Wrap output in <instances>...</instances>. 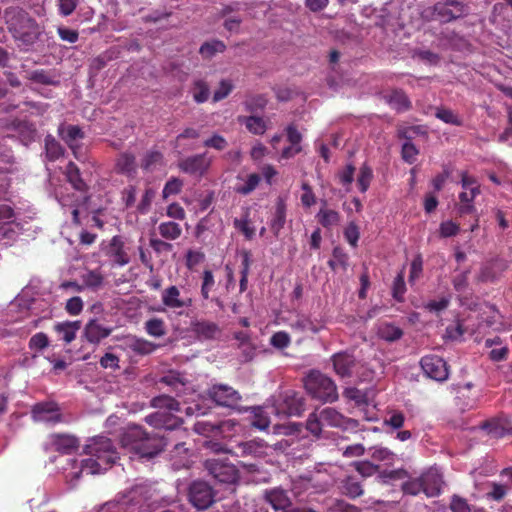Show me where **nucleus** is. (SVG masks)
I'll return each mask as SVG.
<instances>
[{
	"label": "nucleus",
	"instance_id": "1",
	"mask_svg": "<svg viewBox=\"0 0 512 512\" xmlns=\"http://www.w3.org/2000/svg\"><path fill=\"white\" fill-rule=\"evenodd\" d=\"M145 420L159 432L148 433L140 426H131L121 437L122 446L134 452L140 459L154 458L177 438V434H184L177 429L181 424L180 418L168 412L152 413Z\"/></svg>",
	"mask_w": 512,
	"mask_h": 512
},
{
	"label": "nucleus",
	"instance_id": "2",
	"mask_svg": "<svg viewBox=\"0 0 512 512\" xmlns=\"http://www.w3.org/2000/svg\"><path fill=\"white\" fill-rule=\"evenodd\" d=\"M8 32L21 46L34 45L42 35V28L35 18L19 6H9L3 12Z\"/></svg>",
	"mask_w": 512,
	"mask_h": 512
},
{
	"label": "nucleus",
	"instance_id": "3",
	"mask_svg": "<svg viewBox=\"0 0 512 512\" xmlns=\"http://www.w3.org/2000/svg\"><path fill=\"white\" fill-rule=\"evenodd\" d=\"M89 458L81 462V472L100 474L108 470L118 459L119 453L112 440L105 436H95L85 446Z\"/></svg>",
	"mask_w": 512,
	"mask_h": 512
},
{
	"label": "nucleus",
	"instance_id": "4",
	"mask_svg": "<svg viewBox=\"0 0 512 512\" xmlns=\"http://www.w3.org/2000/svg\"><path fill=\"white\" fill-rule=\"evenodd\" d=\"M358 426V420L345 417L331 407L315 410L309 415L306 421V429L315 437H320L326 427L354 430L357 429Z\"/></svg>",
	"mask_w": 512,
	"mask_h": 512
},
{
	"label": "nucleus",
	"instance_id": "5",
	"mask_svg": "<svg viewBox=\"0 0 512 512\" xmlns=\"http://www.w3.org/2000/svg\"><path fill=\"white\" fill-rule=\"evenodd\" d=\"M306 392L322 403H333L338 399L334 381L317 370H311L304 378Z\"/></svg>",
	"mask_w": 512,
	"mask_h": 512
},
{
	"label": "nucleus",
	"instance_id": "6",
	"mask_svg": "<svg viewBox=\"0 0 512 512\" xmlns=\"http://www.w3.org/2000/svg\"><path fill=\"white\" fill-rule=\"evenodd\" d=\"M432 17L442 24L451 23L470 14V6L460 0H439L431 7Z\"/></svg>",
	"mask_w": 512,
	"mask_h": 512
},
{
	"label": "nucleus",
	"instance_id": "7",
	"mask_svg": "<svg viewBox=\"0 0 512 512\" xmlns=\"http://www.w3.org/2000/svg\"><path fill=\"white\" fill-rule=\"evenodd\" d=\"M209 398L219 406L237 409L242 397L233 387L226 384H214L208 390Z\"/></svg>",
	"mask_w": 512,
	"mask_h": 512
},
{
	"label": "nucleus",
	"instance_id": "8",
	"mask_svg": "<svg viewBox=\"0 0 512 512\" xmlns=\"http://www.w3.org/2000/svg\"><path fill=\"white\" fill-rule=\"evenodd\" d=\"M205 468L209 474L218 482L225 484L235 483L238 479V470L233 464L227 463L221 459H207Z\"/></svg>",
	"mask_w": 512,
	"mask_h": 512
},
{
	"label": "nucleus",
	"instance_id": "9",
	"mask_svg": "<svg viewBox=\"0 0 512 512\" xmlns=\"http://www.w3.org/2000/svg\"><path fill=\"white\" fill-rule=\"evenodd\" d=\"M189 501L199 510L207 509L212 505L215 498L213 488L204 481H195L189 488Z\"/></svg>",
	"mask_w": 512,
	"mask_h": 512
},
{
	"label": "nucleus",
	"instance_id": "10",
	"mask_svg": "<svg viewBox=\"0 0 512 512\" xmlns=\"http://www.w3.org/2000/svg\"><path fill=\"white\" fill-rule=\"evenodd\" d=\"M420 365L427 377L438 382L447 380L449 371L447 363L437 355H426L421 358Z\"/></svg>",
	"mask_w": 512,
	"mask_h": 512
},
{
	"label": "nucleus",
	"instance_id": "11",
	"mask_svg": "<svg viewBox=\"0 0 512 512\" xmlns=\"http://www.w3.org/2000/svg\"><path fill=\"white\" fill-rule=\"evenodd\" d=\"M212 163L207 152L188 156L178 162V168L189 175L203 176Z\"/></svg>",
	"mask_w": 512,
	"mask_h": 512
},
{
	"label": "nucleus",
	"instance_id": "12",
	"mask_svg": "<svg viewBox=\"0 0 512 512\" xmlns=\"http://www.w3.org/2000/svg\"><path fill=\"white\" fill-rule=\"evenodd\" d=\"M31 414L34 421L37 422L55 424L62 420L59 407L54 402H42L35 404L32 408Z\"/></svg>",
	"mask_w": 512,
	"mask_h": 512
},
{
	"label": "nucleus",
	"instance_id": "13",
	"mask_svg": "<svg viewBox=\"0 0 512 512\" xmlns=\"http://www.w3.org/2000/svg\"><path fill=\"white\" fill-rule=\"evenodd\" d=\"M276 411L279 415L300 416L305 411V399L297 392H288Z\"/></svg>",
	"mask_w": 512,
	"mask_h": 512
},
{
	"label": "nucleus",
	"instance_id": "14",
	"mask_svg": "<svg viewBox=\"0 0 512 512\" xmlns=\"http://www.w3.org/2000/svg\"><path fill=\"white\" fill-rule=\"evenodd\" d=\"M161 301L164 306L173 310L189 308L193 302L192 298L183 297L179 288L175 285H171L163 290Z\"/></svg>",
	"mask_w": 512,
	"mask_h": 512
},
{
	"label": "nucleus",
	"instance_id": "15",
	"mask_svg": "<svg viewBox=\"0 0 512 512\" xmlns=\"http://www.w3.org/2000/svg\"><path fill=\"white\" fill-rule=\"evenodd\" d=\"M112 331L113 328L102 325L97 319H91L84 326L82 337L87 342L98 345L103 339L107 338Z\"/></svg>",
	"mask_w": 512,
	"mask_h": 512
},
{
	"label": "nucleus",
	"instance_id": "16",
	"mask_svg": "<svg viewBox=\"0 0 512 512\" xmlns=\"http://www.w3.org/2000/svg\"><path fill=\"white\" fill-rule=\"evenodd\" d=\"M472 383L460 387L457 392V405L463 410H472L479 406L481 394L479 391L472 392Z\"/></svg>",
	"mask_w": 512,
	"mask_h": 512
},
{
	"label": "nucleus",
	"instance_id": "17",
	"mask_svg": "<svg viewBox=\"0 0 512 512\" xmlns=\"http://www.w3.org/2000/svg\"><path fill=\"white\" fill-rule=\"evenodd\" d=\"M130 501L133 505H139V512H147L151 505L156 502L153 500L151 487L147 485H138L130 492Z\"/></svg>",
	"mask_w": 512,
	"mask_h": 512
},
{
	"label": "nucleus",
	"instance_id": "18",
	"mask_svg": "<svg viewBox=\"0 0 512 512\" xmlns=\"http://www.w3.org/2000/svg\"><path fill=\"white\" fill-rule=\"evenodd\" d=\"M424 494L427 497L438 496L441 492L443 480L441 474L435 468H430L421 475Z\"/></svg>",
	"mask_w": 512,
	"mask_h": 512
},
{
	"label": "nucleus",
	"instance_id": "19",
	"mask_svg": "<svg viewBox=\"0 0 512 512\" xmlns=\"http://www.w3.org/2000/svg\"><path fill=\"white\" fill-rule=\"evenodd\" d=\"M263 441L250 440L246 442H239L232 449H226V452L233 454L236 457L253 456L258 457L264 453Z\"/></svg>",
	"mask_w": 512,
	"mask_h": 512
},
{
	"label": "nucleus",
	"instance_id": "20",
	"mask_svg": "<svg viewBox=\"0 0 512 512\" xmlns=\"http://www.w3.org/2000/svg\"><path fill=\"white\" fill-rule=\"evenodd\" d=\"M264 498L276 511L281 510L285 512L292 506L287 491L279 487L266 490L264 492Z\"/></svg>",
	"mask_w": 512,
	"mask_h": 512
},
{
	"label": "nucleus",
	"instance_id": "21",
	"mask_svg": "<svg viewBox=\"0 0 512 512\" xmlns=\"http://www.w3.org/2000/svg\"><path fill=\"white\" fill-rule=\"evenodd\" d=\"M107 256L119 266H125L129 263L130 259L124 249V242L120 236L112 237L107 249Z\"/></svg>",
	"mask_w": 512,
	"mask_h": 512
},
{
	"label": "nucleus",
	"instance_id": "22",
	"mask_svg": "<svg viewBox=\"0 0 512 512\" xmlns=\"http://www.w3.org/2000/svg\"><path fill=\"white\" fill-rule=\"evenodd\" d=\"M334 371L340 377H349L352 375V369L355 366L354 357L346 352L336 353L332 356Z\"/></svg>",
	"mask_w": 512,
	"mask_h": 512
},
{
	"label": "nucleus",
	"instance_id": "23",
	"mask_svg": "<svg viewBox=\"0 0 512 512\" xmlns=\"http://www.w3.org/2000/svg\"><path fill=\"white\" fill-rule=\"evenodd\" d=\"M339 489L343 495L351 499L358 498L364 493L362 479L354 475L344 477L340 481Z\"/></svg>",
	"mask_w": 512,
	"mask_h": 512
},
{
	"label": "nucleus",
	"instance_id": "24",
	"mask_svg": "<svg viewBox=\"0 0 512 512\" xmlns=\"http://www.w3.org/2000/svg\"><path fill=\"white\" fill-rule=\"evenodd\" d=\"M59 136L73 151L75 157L79 159L76 151V149L78 148L76 142L77 140L84 138V132L82 131V129L77 125H68L66 127L59 129Z\"/></svg>",
	"mask_w": 512,
	"mask_h": 512
},
{
	"label": "nucleus",
	"instance_id": "25",
	"mask_svg": "<svg viewBox=\"0 0 512 512\" xmlns=\"http://www.w3.org/2000/svg\"><path fill=\"white\" fill-rule=\"evenodd\" d=\"M136 158L131 152H122L115 162V170L118 174L133 177L136 173Z\"/></svg>",
	"mask_w": 512,
	"mask_h": 512
},
{
	"label": "nucleus",
	"instance_id": "26",
	"mask_svg": "<svg viewBox=\"0 0 512 512\" xmlns=\"http://www.w3.org/2000/svg\"><path fill=\"white\" fill-rule=\"evenodd\" d=\"M80 327V321H65L56 323L53 329L61 340L69 344L76 338V334Z\"/></svg>",
	"mask_w": 512,
	"mask_h": 512
},
{
	"label": "nucleus",
	"instance_id": "27",
	"mask_svg": "<svg viewBox=\"0 0 512 512\" xmlns=\"http://www.w3.org/2000/svg\"><path fill=\"white\" fill-rule=\"evenodd\" d=\"M193 331L200 339L212 340L221 334V329L215 322L202 320L193 325Z\"/></svg>",
	"mask_w": 512,
	"mask_h": 512
},
{
	"label": "nucleus",
	"instance_id": "28",
	"mask_svg": "<svg viewBox=\"0 0 512 512\" xmlns=\"http://www.w3.org/2000/svg\"><path fill=\"white\" fill-rule=\"evenodd\" d=\"M126 347L139 355H148L154 352L157 345L143 338L128 336L125 338Z\"/></svg>",
	"mask_w": 512,
	"mask_h": 512
},
{
	"label": "nucleus",
	"instance_id": "29",
	"mask_svg": "<svg viewBox=\"0 0 512 512\" xmlns=\"http://www.w3.org/2000/svg\"><path fill=\"white\" fill-rule=\"evenodd\" d=\"M52 443L54 450L62 454H71L79 446L78 439L70 435H55Z\"/></svg>",
	"mask_w": 512,
	"mask_h": 512
},
{
	"label": "nucleus",
	"instance_id": "30",
	"mask_svg": "<svg viewBox=\"0 0 512 512\" xmlns=\"http://www.w3.org/2000/svg\"><path fill=\"white\" fill-rule=\"evenodd\" d=\"M389 105L397 112H405L411 109L412 103L406 93L401 89H394L387 98Z\"/></svg>",
	"mask_w": 512,
	"mask_h": 512
},
{
	"label": "nucleus",
	"instance_id": "31",
	"mask_svg": "<svg viewBox=\"0 0 512 512\" xmlns=\"http://www.w3.org/2000/svg\"><path fill=\"white\" fill-rule=\"evenodd\" d=\"M403 330L388 322H382L377 327V335L380 339L387 342H395L402 338Z\"/></svg>",
	"mask_w": 512,
	"mask_h": 512
},
{
	"label": "nucleus",
	"instance_id": "32",
	"mask_svg": "<svg viewBox=\"0 0 512 512\" xmlns=\"http://www.w3.org/2000/svg\"><path fill=\"white\" fill-rule=\"evenodd\" d=\"M504 269L505 265L501 261H490L481 267L478 274V281L485 283L493 282L498 278L497 271H503Z\"/></svg>",
	"mask_w": 512,
	"mask_h": 512
},
{
	"label": "nucleus",
	"instance_id": "33",
	"mask_svg": "<svg viewBox=\"0 0 512 512\" xmlns=\"http://www.w3.org/2000/svg\"><path fill=\"white\" fill-rule=\"evenodd\" d=\"M478 428L493 439L502 438L506 433L504 425L498 418L485 420L478 426Z\"/></svg>",
	"mask_w": 512,
	"mask_h": 512
},
{
	"label": "nucleus",
	"instance_id": "34",
	"mask_svg": "<svg viewBox=\"0 0 512 512\" xmlns=\"http://www.w3.org/2000/svg\"><path fill=\"white\" fill-rule=\"evenodd\" d=\"M65 174L67 181L73 186L75 190L84 192L88 189L87 184L81 177L79 167L74 162L70 161L67 164Z\"/></svg>",
	"mask_w": 512,
	"mask_h": 512
},
{
	"label": "nucleus",
	"instance_id": "35",
	"mask_svg": "<svg viewBox=\"0 0 512 512\" xmlns=\"http://www.w3.org/2000/svg\"><path fill=\"white\" fill-rule=\"evenodd\" d=\"M286 222V203L285 200L279 197L276 201V208L273 219L271 220V230L278 236L281 229Z\"/></svg>",
	"mask_w": 512,
	"mask_h": 512
},
{
	"label": "nucleus",
	"instance_id": "36",
	"mask_svg": "<svg viewBox=\"0 0 512 512\" xmlns=\"http://www.w3.org/2000/svg\"><path fill=\"white\" fill-rule=\"evenodd\" d=\"M164 163V156L158 150L148 151L141 160V168L146 172H152Z\"/></svg>",
	"mask_w": 512,
	"mask_h": 512
},
{
	"label": "nucleus",
	"instance_id": "37",
	"mask_svg": "<svg viewBox=\"0 0 512 512\" xmlns=\"http://www.w3.org/2000/svg\"><path fill=\"white\" fill-rule=\"evenodd\" d=\"M238 121L244 124L246 129L255 135H262L265 133L267 126L263 118L258 116H240Z\"/></svg>",
	"mask_w": 512,
	"mask_h": 512
},
{
	"label": "nucleus",
	"instance_id": "38",
	"mask_svg": "<svg viewBox=\"0 0 512 512\" xmlns=\"http://www.w3.org/2000/svg\"><path fill=\"white\" fill-rule=\"evenodd\" d=\"M151 406L157 409H166L168 411L179 412L180 403L173 397L163 394L151 399Z\"/></svg>",
	"mask_w": 512,
	"mask_h": 512
},
{
	"label": "nucleus",
	"instance_id": "39",
	"mask_svg": "<svg viewBox=\"0 0 512 512\" xmlns=\"http://www.w3.org/2000/svg\"><path fill=\"white\" fill-rule=\"evenodd\" d=\"M226 50V45L221 40H211L204 42L199 49V53L203 58L210 59L217 53H223Z\"/></svg>",
	"mask_w": 512,
	"mask_h": 512
},
{
	"label": "nucleus",
	"instance_id": "40",
	"mask_svg": "<svg viewBox=\"0 0 512 512\" xmlns=\"http://www.w3.org/2000/svg\"><path fill=\"white\" fill-rule=\"evenodd\" d=\"M452 512H487L484 508L470 505L467 500L459 495H453L449 504Z\"/></svg>",
	"mask_w": 512,
	"mask_h": 512
},
{
	"label": "nucleus",
	"instance_id": "41",
	"mask_svg": "<svg viewBox=\"0 0 512 512\" xmlns=\"http://www.w3.org/2000/svg\"><path fill=\"white\" fill-rule=\"evenodd\" d=\"M159 234L167 240H176L182 234L181 226L173 221L162 222L158 226Z\"/></svg>",
	"mask_w": 512,
	"mask_h": 512
},
{
	"label": "nucleus",
	"instance_id": "42",
	"mask_svg": "<svg viewBox=\"0 0 512 512\" xmlns=\"http://www.w3.org/2000/svg\"><path fill=\"white\" fill-rule=\"evenodd\" d=\"M145 331L148 335L160 338L166 335V325L163 319L161 318H151L145 322Z\"/></svg>",
	"mask_w": 512,
	"mask_h": 512
},
{
	"label": "nucleus",
	"instance_id": "43",
	"mask_svg": "<svg viewBox=\"0 0 512 512\" xmlns=\"http://www.w3.org/2000/svg\"><path fill=\"white\" fill-rule=\"evenodd\" d=\"M318 222L324 228L336 226L340 222V214L336 210L321 208L317 214Z\"/></svg>",
	"mask_w": 512,
	"mask_h": 512
},
{
	"label": "nucleus",
	"instance_id": "44",
	"mask_svg": "<svg viewBox=\"0 0 512 512\" xmlns=\"http://www.w3.org/2000/svg\"><path fill=\"white\" fill-rule=\"evenodd\" d=\"M349 256L341 247H335L332 251V259L328 261L329 267L335 271L337 268L346 270L348 267Z\"/></svg>",
	"mask_w": 512,
	"mask_h": 512
},
{
	"label": "nucleus",
	"instance_id": "45",
	"mask_svg": "<svg viewBox=\"0 0 512 512\" xmlns=\"http://www.w3.org/2000/svg\"><path fill=\"white\" fill-rule=\"evenodd\" d=\"M260 181L261 176L259 174L251 173L246 177L244 184L236 185L234 190L236 193L240 195H249L257 188Z\"/></svg>",
	"mask_w": 512,
	"mask_h": 512
},
{
	"label": "nucleus",
	"instance_id": "46",
	"mask_svg": "<svg viewBox=\"0 0 512 512\" xmlns=\"http://www.w3.org/2000/svg\"><path fill=\"white\" fill-rule=\"evenodd\" d=\"M83 284L92 290L99 289L104 282V277L99 270H90L82 276Z\"/></svg>",
	"mask_w": 512,
	"mask_h": 512
},
{
	"label": "nucleus",
	"instance_id": "47",
	"mask_svg": "<svg viewBox=\"0 0 512 512\" xmlns=\"http://www.w3.org/2000/svg\"><path fill=\"white\" fill-rule=\"evenodd\" d=\"M373 178V171L370 166H368L366 163H364L359 170V175L357 178V185L359 187V190L362 193H365L372 181Z\"/></svg>",
	"mask_w": 512,
	"mask_h": 512
},
{
	"label": "nucleus",
	"instance_id": "48",
	"mask_svg": "<svg viewBox=\"0 0 512 512\" xmlns=\"http://www.w3.org/2000/svg\"><path fill=\"white\" fill-rule=\"evenodd\" d=\"M435 117L439 120L443 121L446 124H451L455 126H462L463 120L454 113L451 109L447 108H437Z\"/></svg>",
	"mask_w": 512,
	"mask_h": 512
},
{
	"label": "nucleus",
	"instance_id": "49",
	"mask_svg": "<svg viewBox=\"0 0 512 512\" xmlns=\"http://www.w3.org/2000/svg\"><path fill=\"white\" fill-rule=\"evenodd\" d=\"M193 99L197 103H204L208 100L210 91L207 83L203 80H197L192 88Z\"/></svg>",
	"mask_w": 512,
	"mask_h": 512
},
{
	"label": "nucleus",
	"instance_id": "50",
	"mask_svg": "<svg viewBox=\"0 0 512 512\" xmlns=\"http://www.w3.org/2000/svg\"><path fill=\"white\" fill-rule=\"evenodd\" d=\"M491 490L487 493L488 498L494 501H501L505 498L508 491L511 489V485L508 483L492 482L490 484Z\"/></svg>",
	"mask_w": 512,
	"mask_h": 512
},
{
	"label": "nucleus",
	"instance_id": "51",
	"mask_svg": "<svg viewBox=\"0 0 512 512\" xmlns=\"http://www.w3.org/2000/svg\"><path fill=\"white\" fill-rule=\"evenodd\" d=\"M353 466L355 470L360 475L359 478L364 479L373 476L377 472H379V466L375 465L369 461H359L354 462Z\"/></svg>",
	"mask_w": 512,
	"mask_h": 512
},
{
	"label": "nucleus",
	"instance_id": "52",
	"mask_svg": "<svg viewBox=\"0 0 512 512\" xmlns=\"http://www.w3.org/2000/svg\"><path fill=\"white\" fill-rule=\"evenodd\" d=\"M215 287V279L211 270L205 269L202 274L201 296L203 299L210 298V292Z\"/></svg>",
	"mask_w": 512,
	"mask_h": 512
},
{
	"label": "nucleus",
	"instance_id": "53",
	"mask_svg": "<svg viewBox=\"0 0 512 512\" xmlns=\"http://www.w3.org/2000/svg\"><path fill=\"white\" fill-rule=\"evenodd\" d=\"M270 424V419L267 413L261 407L253 409V418L251 425L259 430H265Z\"/></svg>",
	"mask_w": 512,
	"mask_h": 512
},
{
	"label": "nucleus",
	"instance_id": "54",
	"mask_svg": "<svg viewBox=\"0 0 512 512\" xmlns=\"http://www.w3.org/2000/svg\"><path fill=\"white\" fill-rule=\"evenodd\" d=\"M45 149L47 158L50 161L57 160L63 154V148L61 144L54 138L47 137L45 140Z\"/></svg>",
	"mask_w": 512,
	"mask_h": 512
},
{
	"label": "nucleus",
	"instance_id": "55",
	"mask_svg": "<svg viewBox=\"0 0 512 512\" xmlns=\"http://www.w3.org/2000/svg\"><path fill=\"white\" fill-rule=\"evenodd\" d=\"M371 457L375 461L385 462L387 465H392L396 455L388 448L374 447L371 453Z\"/></svg>",
	"mask_w": 512,
	"mask_h": 512
},
{
	"label": "nucleus",
	"instance_id": "56",
	"mask_svg": "<svg viewBox=\"0 0 512 512\" xmlns=\"http://www.w3.org/2000/svg\"><path fill=\"white\" fill-rule=\"evenodd\" d=\"M233 225L235 229L240 231L247 240H251L255 235V228L250 225V220L248 219V213L244 218L238 219L235 218L233 221Z\"/></svg>",
	"mask_w": 512,
	"mask_h": 512
},
{
	"label": "nucleus",
	"instance_id": "57",
	"mask_svg": "<svg viewBox=\"0 0 512 512\" xmlns=\"http://www.w3.org/2000/svg\"><path fill=\"white\" fill-rule=\"evenodd\" d=\"M183 187V181L177 177L169 179L162 190V196L167 199L170 195L179 194Z\"/></svg>",
	"mask_w": 512,
	"mask_h": 512
},
{
	"label": "nucleus",
	"instance_id": "58",
	"mask_svg": "<svg viewBox=\"0 0 512 512\" xmlns=\"http://www.w3.org/2000/svg\"><path fill=\"white\" fill-rule=\"evenodd\" d=\"M419 150L412 142H404L401 148V157L404 162L413 164L417 160Z\"/></svg>",
	"mask_w": 512,
	"mask_h": 512
},
{
	"label": "nucleus",
	"instance_id": "59",
	"mask_svg": "<svg viewBox=\"0 0 512 512\" xmlns=\"http://www.w3.org/2000/svg\"><path fill=\"white\" fill-rule=\"evenodd\" d=\"M156 192L153 188H146L145 192L137 206V211L140 214H147L151 208L153 199L155 198Z\"/></svg>",
	"mask_w": 512,
	"mask_h": 512
},
{
	"label": "nucleus",
	"instance_id": "60",
	"mask_svg": "<svg viewBox=\"0 0 512 512\" xmlns=\"http://www.w3.org/2000/svg\"><path fill=\"white\" fill-rule=\"evenodd\" d=\"M424 134H426V131L420 125L404 127L398 130V138L404 139L405 142H412L415 136Z\"/></svg>",
	"mask_w": 512,
	"mask_h": 512
},
{
	"label": "nucleus",
	"instance_id": "61",
	"mask_svg": "<svg viewBox=\"0 0 512 512\" xmlns=\"http://www.w3.org/2000/svg\"><path fill=\"white\" fill-rule=\"evenodd\" d=\"M405 292L406 285L404 281V275L403 273H399L393 281L392 296L396 301L402 302Z\"/></svg>",
	"mask_w": 512,
	"mask_h": 512
},
{
	"label": "nucleus",
	"instance_id": "62",
	"mask_svg": "<svg viewBox=\"0 0 512 512\" xmlns=\"http://www.w3.org/2000/svg\"><path fill=\"white\" fill-rule=\"evenodd\" d=\"M402 490L405 494L409 495H418L419 493L423 492V483L421 480V476L418 478L410 479L403 483Z\"/></svg>",
	"mask_w": 512,
	"mask_h": 512
},
{
	"label": "nucleus",
	"instance_id": "63",
	"mask_svg": "<svg viewBox=\"0 0 512 512\" xmlns=\"http://www.w3.org/2000/svg\"><path fill=\"white\" fill-rule=\"evenodd\" d=\"M301 189L303 191L301 195V203L305 208H310L316 203L315 193L308 182H303Z\"/></svg>",
	"mask_w": 512,
	"mask_h": 512
},
{
	"label": "nucleus",
	"instance_id": "64",
	"mask_svg": "<svg viewBox=\"0 0 512 512\" xmlns=\"http://www.w3.org/2000/svg\"><path fill=\"white\" fill-rule=\"evenodd\" d=\"M80 0H57L58 13L62 17H68L76 10Z\"/></svg>",
	"mask_w": 512,
	"mask_h": 512
}]
</instances>
